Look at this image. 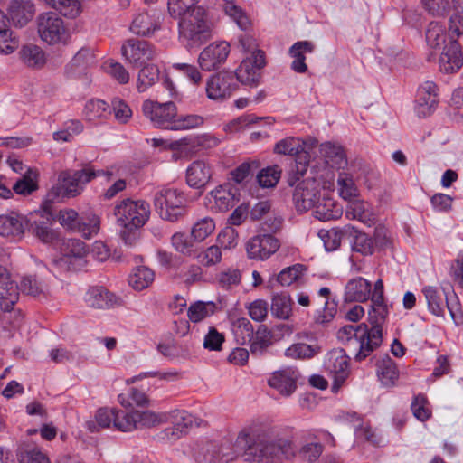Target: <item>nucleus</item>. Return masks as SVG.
I'll return each mask as SVG.
<instances>
[{
	"instance_id": "f257e3e1",
	"label": "nucleus",
	"mask_w": 463,
	"mask_h": 463,
	"mask_svg": "<svg viewBox=\"0 0 463 463\" xmlns=\"http://www.w3.org/2000/svg\"><path fill=\"white\" fill-rule=\"evenodd\" d=\"M102 170H95L91 164H84L78 170L66 169L58 175V183L47 193L42 210L31 213L26 219L28 231L43 242H51L55 233L51 229L53 217L52 203L80 195L87 184L97 176L104 175Z\"/></svg>"
},
{
	"instance_id": "f03ea898",
	"label": "nucleus",
	"mask_w": 463,
	"mask_h": 463,
	"mask_svg": "<svg viewBox=\"0 0 463 463\" xmlns=\"http://www.w3.org/2000/svg\"><path fill=\"white\" fill-rule=\"evenodd\" d=\"M371 307L369 317L372 327L370 329L367 325L360 324L356 326H345L337 332L338 339L346 345L357 362L368 357L383 342L382 324L388 315L387 306L384 302L372 303Z\"/></svg>"
},
{
	"instance_id": "7ed1b4c3",
	"label": "nucleus",
	"mask_w": 463,
	"mask_h": 463,
	"mask_svg": "<svg viewBox=\"0 0 463 463\" xmlns=\"http://www.w3.org/2000/svg\"><path fill=\"white\" fill-rule=\"evenodd\" d=\"M250 435L242 430L239 433L237 441L248 445L244 452L246 461L257 463H283L296 455V449L291 440L281 437L274 427L261 428L254 432V440L249 444Z\"/></svg>"
},
{
	"instance_id": "20e7f679",
	"label": "nucleus",
	"mask_w": 463,
	"mask_h": 463,
	"mask_svg": "<svg viewBox=\"0 0 463 463\" xmlns=\"http://www.w3.org/2000/svg\"><path fill=\"white\" fill-rule=\"evenodd\" d=\"M180 36L187 41L190 46H199L212 36L211 24L207 20L206 10L198 5L182 17L179 22Z\"/></svg>"
},
{
	"instance_id": "39448f33",
	"label": "nucleus",
	"mask_w": 463,
	"mask_h": 463,
	"mask_svg": "<svg viewBox=\"0 0 463 463\" xmlns=\"http://www.w3.org/2000/svg\"><path fill=\"white\" fill-rule=\"evenodd\" d=\"M155 211L164 221L178 222L186 214V197L184 194L168 186L159 188L153 199Z\"/></svg>"
},
{
	"instance_id": "423d86ee",
	"label": "nucleus",
	"mask_w": 463,
	"mask_h": 463,
	"mask_svg": "<svg viewBox=\"0 0 463 463\" xmlns=\"http://www.w3.org/2000/svg\"><path fill=\"white\" fill-rule=\"evenodd\" d=\"M150 205L144 200L123 199L118 202L113 210L116 222L121 228L139 229L148 221Z\"/></svg>"
},
{
	"instance_id": "0eeeda50",
	"label": "nucleus",
	"mask_w": 463,
	"mask_h": 463,
	"mask_svg": "<svg viewBox=\"0 0 463 463\" xmlns=\"http://www.w3.org/2000/svg\"><path fill=\"white\" fill-rule=\"evenodd\" d=\"M36 25L39 37L48 44H66L69 42L70 33L56 13L46 12L39 14Z\"/></svg>"
},
{
	"instance_id": "6e6552de",
	"label": "nucleus",
	"mask_w": 463,
	"mask_h": 463,
	"mask_svg": "<svg viewBox=\"0 0 463 463\" xmlns=\"http://www.w3.org/2000/svg\"><path fill=\"white\" fill-rule=\"evenodd\" d=\"M121 52L124 58L135 67L143 66L156 56V50L151 43L135 38L128 39L123 43Z\"/></svg>"
},
{
	"instance_id": "1a4fd4ad",
	"label": "nucleus",
	"mask_w": 463,
	"mask_h": 463,
	"mask_svg": "<svg viewBox=\"0 0 463 463\" xmlns=\"http://www.w3.org/2000/svg\"><path fill=\"white\" fill-rule=\"evenodd\" d=\"M144 115L157 128L171 129L176 117V106L172 101L159 103L146 100L143 103Z\"/></svg>"
},
{
	"instance_id": "9d476101",
	"label": "nucleus",
	"mask_w": 463,
	"mask_h": 463,
	"mask_svg": "<svg viewBox=\"0 0 463 463\" xmlns=\"http://www.w3.org/2000/svg\"><path fill=\"white\" fill-rule=\"evenodd\" d=\"M265 55L262 51H257L246 57L241 62L234 75L235 80L249 87H256L260 79V71L265 66Z\"/></svg>"
},
{
	"instance_id": "9b49d317",
	"label": "nucleus",
	"mask_w": 463,
	"mask_h": 463,
	"mask_svg": "<svg viewBox=\"0 0 463 463\" xmlns=\"http://www.w3.org/2000/svg\"><path fill=\"white\" fill-rule=\"evenodd\" d=\"M320 196V185L315 178L302 180L297 184L293 193L297 211L307 212L314 208Z\"/></svg>"
},
{
	"instance_id": "f8f14e48",
	"label": "nucleus",
	"mask_w": 463,
	"mask_h": 463,
	"mask_svg": "<svg viewBox=\"0 0 463 463\" xmlns=\"http://www.w3.org/2000/svg\"><path fill=\"white\" fill-rule=\"evenodd\" d=\"M238 89L234 74L222 71L213 75L206 84V94L210 99L223 100Z\"/></svg>"
},
{
	"instance_id": "ddd939ff",
	"label": "nucleus",
	"mask_w": 463,
	"mask_h": 463,
	"mask_svg": "<svg viewBox=\"0 0 463 463\" xmlns=\"http://www.w3.org/2000/svg\"><path fill=\"white\" fill-rule=\"evenodd\" d=\"M280 247L279 241L271 234H259L246 244V251L250 259L264 260L274 254Z\"/></svg>"
},
{
	"instance_id": "4468645a",
	"label": "nucleus",
	"mask_w": 463,
	"mask_h": 463,
	"mask_svg": "<svg viewBox=\"0 0 463 463\" xmlns=\"http://www.w3.org/2000/svg\"><path fill=\"white\" fill-rule=\"evenodd\" d=\"M230 53V44L227 42L213 43L200 53L198 62L203 71H213L219 68Z\"/></svg>"
},
{
	"instance_id": "2eb2a0df",
	"label": "nucleus",
	"mask_w": 463,
	"mask_h": 463,
	"mask_svg": "<svg viewBox=\"0 0 463 463\" xmlns=\"http://www.w3.org/2000/svg\"><path fill=\"white\" fill-rule=\"evenodd\" d=\"M299 373L296 368L286 367L275 371L268 380L269 387L276 390L281 396L289 397L297 390Z\"/></svg>"
},
{
	"instance_id": "dca6fc26",
	"label": "nucleus",
	"mask_w": 463,
	"mask_h": 463,
	"mask_svg": "<svg viewBox=\"0 0 463 463\" xmlns=\"http://www.w3.org/2000/svg\"><path fill=\"white\" fill-rule=\"evenodd\" d=\"M326 370L334 377L332 389L337 391L349 375L348 356L344 349H335L328 354Z\"/></svg>"
},
{
	"instance_id": "f3484780",
	"label": "nucleus",
	"mask_w": 463,
	"mask_h": 463,
	"mask_svg": "<svg viewBox=\"0 0 463 463\" xmlns=\"http://www.w3.org/2000/svg\"><path fill=\"white\" fill-rule=\"evenodd\" d=\"M439 89L435 82L427 80L418 89L415 111L420 118L431 115L439 103Z\"/></svg>"
},
{
	"instance_id": "a211bd4d",
	"label": "nucleus",
	"mask_w": 463,
	"mask_h": 463,
	"mask_svg": "<svg viewBox=\"0 0 463 463\" xmlns=\"http://www.w3.org/2000/svg\"><path fill=\"white\" fill-rule=\"evenodd\" d=\"M84 301L89 307L109 309L121 306L122 300L101 286L90 287L84 295Z\"/></svg>"
},
{
	"instance_id": "6ab92c4d",
	"label": "nucleus",
	"mask_w": 463,
	"mask_h": 463,
	"mask_svg": "<svg viewBox=\"0 0 463 463\" xmlns=\"http://www.w3.org/2000/svg\"><path fill=\"white\" fill-rule=\"evenodd\" d=\"M439 70L445 73H454L463 65L461 46L456 40H449L439 59Z\"/></svg>"
},
{
	"instance_id": "aec40b11",
	"label": "nucleus",
	"mask_w": 463,
	"mask_h": 463,
	"mask_svg": "<svg viewBox=\"0 0 463 463\" xmlns=\"http://www.w3.org/2000/svg\"><path fill=\"white\" fill-rule=\"evenodd\" d=\"M425 296L429 310L437 317H444L445 310L448 309L452 319L458 323V317L453 310V307L449 304L448 298L443 293L439 292L434 287H425L422 289Z\"/></svg>"
},
{
	"instance_id": "412c9836",
	"label": "nucleus",
	"mask_w": 463,
	"mask_h": 463,
	"mask_svg": "<svg viewBox=\"0 0 463 463\" xmlns=\"http://www.w3.org/2000/svg\"><path fill=\"white\" fill-rule=\"evenodd\" d=\"M213 170L209 164L203 160L193 162L186 170V182L190 187L203 189L210 182Z\"/></svg>"
},
{
	"instance_id": "4be33fe9",
	"label": "nucleus",
	"mask_w": 463,
	"mask_h": 463,
	"mask_svg": "<svg viewBox=\"0 0 463 463\" xmlns=\"http://www.w3.org/2000/svg\"><path fill=\"white\" fill-rule=\"evenodd\" d=\"M25 218L16 213L0 215V235L20 240L25 231Z\"/></svg>"
},
{
	"instance_id": "5701e85b",
	"label": "nucleus",
	"mask_w": 463,
	"mask_h": 463,
	"mask_svg": "<svg viewBox=\"0 0 463 463\" xmlns=\"http://www.w3.org/2000/svg\"><path fill=\"white\" fill-rule=\"evenodd\" d=\"M34 5L29 0H13L8 6V14L12 23L23 27L34 15Z\"/></svg>"
},
{
	"instance_id": "b1692460",
	"label": "nucleus",
	"mask_w": 463,
	"mask_h": 463,
	"mask_svg": "<svg viewBox=\"0 0 463 463\" xmlns=\"http://www.w3.org/2000/svg\"><path fill=\"white\" fill-rule=\"evenodd\" d=\"M213 198V208L217 212H227L239 201L237 189L231 185L219 186L211 193Z\"/></svg>"
},
{
	"instance_id": "393cba45",
	"label": "nucleus",
	"mask_w": 463,
	"mask_h": 463,
	"mask_svg": "<svg viewBox=\"0 0 463 463\" xmlns=\"http://www.w3.org/2000/svg\"><path fill=\"white\" fill-rule=\"evenodd\" d=\"M345 217L349 220H358L368 226L373 223L370 204L359 197L348 201Z\"/></svg>"
},
{
	"instance_id": "a878e982",
	"label": "nucleus",
	"mask_w": 463,
	"mask_h": 463,
	"mask_svg": "<svg viewBox=\"0 0 463 463\" xmlns=\"http://www.w3.org/2000/svg\"><path fill=\"white\" fill-rule=\"evenodd\" d=\"M371 295V283L364 278L351 279L345 287V300L363 302Z\"/></svg>"
},
{
	"instance_id": "bb28decb",
	"label": "nucleus",
	"mask_w": 463,
	"mask_h": 463,
	"mask_svg": "<svg viewBox=\"0 0 463 463\" xmlns=\"http://www.w3.org/2000/svg\"><path fill=\"white\" fill-rule=\"evenodd\" d=\"M376 373L379 380L384 386H392L398 379V371L395 363L385 354L376 363Z\"/></svg>"
},
{
	"instance_id": "cd10ccee",
	"label": "nucleus",
	"mask_w": 463,
	"mask_h": 463,
	"mask_svg": "<svg viewBox=\"0 0 463 463\" xmlns=\"http://www.w3.org/2000/svg\"><path fill=\"white\" fill-rule=\"evenodd\" d=\"M353 231L354 226L346 225L343 229L333 228L331 230H321L318 232V236L323 241L326 250L333 251L340 247L343 237L348 235V233Z\"/></svg>"
},
{
	"instance_id": "c85d7f7f",
	"label": "nucleus",
	"mask_w": 463,
	"mask_h": 463,
	"mask_svg": "<svg viewBox=\"0 0 463 463\" xmlns=\"http://www.w3.org/2000/svg\"><path fill=\"white\" fill-rule=\"evenodd\" d=\"M312 51L313 45L309 42L304 41L294 43L289 50V53L293 58V61L291 63L292 70L298 73L306 72L307 66L305 62V54L310 53Z\"/></svg>"
},
{
	"instance_id": "c756f323",
	"label": "nucleus",
	"mask_w": 463,
	"mask_h": 463,
	"mask_svg": "<svg viewBox=\"0 0 463 463\" xmlns=\"http://www.w3.org/2000/svg\"><path fill=\"white\" fill-rule=\"evenodd\" d=\"M22 61L30 68H42L46 62L44 52L35 44H26L19 52Z\"/></svg>"
},
{
	"instance_id": "7c9ffc66",
	"label": "nucleus",
	"mask_w": 463,
	"mask_h": 463,
	"mask_svg": "<svg viewBox=\"0 0 463 463\" xmlns=\"http://www.w3.org/2000/svg\"><path fill=\"white\" fill-rule=\"evenodd\" d=\"M293 301L288 294H275L271 299L270 311L279 319L288 320L292 315Z\"/></svg>"
},
{
	"instance_id": "2f4dec72",
	"label": "nucleus",
	"mask_w": 463,
	"mask_h": 463,
	"mask_svg": "<svg viewBox=\"0 0 463 463\" xmlns=\"http://www.w3.org/2000/svg\"><path fill=\"white\" fill-rule=\"evenodd\" d=\"M314 208V216L323 222L337 219L342 215L341 208L331 198H320Z\"/></svg>"
},
{
	"instance_id": "473e14b6",
	"label": "nucleus",
	"mask_w": 463,
	"mask_h": 463,
	"mask_svg": "<svg viewBox=\"0 0 463 463\" xmlns=\"http://www.w3.org/2000/svg\"><path fill=\"white\" fill-rule=\"evenodd\" d=\"M310 148L311 146H307L306 144L298 153L294 155L296 156L295 168L288 175V183L289 185L293 186L306 174L310 161Z\"/></svg>"
},
{
	"instance_id": "72a5a7b5",
	"label": "nucleus",
	"mask_w": 463,
	"mask_h": 463,
	"mask_svg": "<svg viewBox=\"0 0 463 463\" xmlns=\"http://www.w3.org/2000/svg\"><path fill=\"white\" fill-rule=\"evenodd\" d=\"M155 279L154 271L145 266L136 268L128 277V284L136 290L148 288Z\"/></svg>"
},
{
	"instance_id": "f704fd0d",
	"label": "nucleus",
	"mask_w": 463,
	"mask_h": 463,
	"mask_svg": "<svg viewBox=\"0 0 463 463\" xmlns=\"http://www.w3.org/2000/svg\"><path fill=\"white\" fill-rule=\"evenodd\" d=\"M250 343V352L254 355L263 354L272 344V333L265 325L259 326Z\"/></svg>"
},
{
	"instance_id": "c9c22d12",
	"label": "nucleus",
	"mask_w": 463,
	"mask_h": 463,
	"mask_svg": "<svg viewBox=\"0 0 463 463\" xmlns=\"http://www.w3.org/2000/svg\"><path fill=\"white\" fill-rule=\"evenodd\" d=\"M19 463H50L49 458L39 448L30 445H21L16 451Z\"/></svg>"
},
{
	"instance_id": "e433bc0d",
	"label": "nucleus",
	"mask_w": 463,
	"mask_h": 463,
	"mask_svg": "<svg viewBox=\"0 0 463 463\" xmlns=\"http://www.w3.org/2000/svg\"><path fill=\"white\" fill-rule=\"evenodd\" d=\"M158 29L157 23L147 13L138 14L132 21L130 30L133 33L148 36Z\"/></svg>"
},
{
	"instance_id": "4c0bfd02",
	"label": "nucleus",
	"mask_w": 463,
	"mask_h": 463,
	"mask_svg": "<svg viewBox=\"0 0 463 463\" xmlns=\"http://www.w3.org/2000/svg\"><path fill=\"white\" fill-rule=\"evenodd\" d=\"M19 287L14 281L0 286V309L9 312L19 299Z\"/></svg>"
},
{
	"instance_id": "58836bf2",
	"label": "nucleus",
	"mask_w": 463,
	"mask_h": 463,
	"mask_svg": "<svg viewBox=\"0 0 463 463\" xmlns=\"http://www.w3.org/2000/svg\"><path fill=\"white\" fill-rule=\"evenodd\" d=\"M350 236H354V242L352 250L359 252L364 256L372 255L374 252L375 247L373 237L368 234L356 230L354 227V231L348 233Z\"/></svg>"
},
{
	"instance_id": "ea45409f",
	"label": "nucleus",
	"mask_w": 463,
	"mask_h": 463,
	"mask_svg": "<svg viewBox=\"0 0 463 463\" xmlns=\"http://www.w3.org/2000/svg\"><path fill=\"white\" fill-rule=\"evenodd\" d=\"M425 34L427 44L431 49L443 48L449 42L444 28L436 22H432L429 24Z\"/></svg>"
},
{
	"instance_id": "a19ab883",
	"label": "nucleus",
	"mask_w": 463,
	"mask_h": 463,
	"mask_svg": "<svg viewBox=\"0 0 463 463\" xmlns=\"http://www.w3.org/2000/svg\"><path fill=\"white\" fill-rule=\"evenodd\" d=\"M160 71L156 65H145L138 72L137 88L139 92L146 91L159 80Z\"/></svg>"
},
{
	"instance_id": "79ce46f5",
	"label": "nucleus",
	"mask_w": 463,
	"mask_h": 463,
	"mask_svg": "<svg viewBox=\"0 0 463 463\" xmlns=\"http://www.w3.org/2000/svg\"><path fill=\"white\" fill-rule=\"evenodd\" d=\"M110 114V107L101 99H90L86 103L84 108V116L89 121H93L98 118H107Z\"/></svg>"
},
{
	"instance_id": "37998d69",
	"label": "nucleus",
	"mask_w": 463,
	"mask_h": 463,
	"mask_svg": "<svg viewBox=\"0 0 463 463\" xmlns=\"http://www.w3.org/2000/svg\"><path fill=\"white\" fill-rule=\"evenodd\" d=\"M136 420L137 429L153 428L167 421L165 413H156L152 411H137L136 410Z\"/></svg>"
},
{
	"instance_id": "c03bdc74",
	"label": "nucleus",
	"mask_w": 463,
	"mask_h": 463,
	"mask_svg": "<svg viewBox=\"0 0 463 463\" xmlns=\"http://www.w3.org/2000/svg\"><path fill=\"white\" fill-rule=\"evenodd\" d=\"M320 353V347L317 345L298 343L290 345L285 351V355L292 359H309Z\"/></svg>"
},
{
	"instance_id": "a18cd8bd",
	"label": "nucleus",
	"mask_w": 463,
	"mask_h": 463,
	"mask_svg": "<svg viewBox=\"0 0 463 463\" xmlns=\"http://www.w3.org/2000/svg\"><path fill=\"white\" fill-rule=\"evenodd\" d=\"M338 193L341 198L351 201L359 197V190L353 177L346 173H340L337 178Z\"/></svg>"
},
{
	"instance_id": "49530a36",
	"label": "nucleus",
	"mask_w": 463,
	"mask_h": 463,
	"mask_svg": "<svg viewBox=\"0 0 463 463\" xmlns=\"http://www.w3.org/2000/svg\"><path fill=\"white\" fill-rule=\"evenodd\" d=\"M50 7L59 11L63 16L75 18L80 13L79 0H43Z\"/></svg>"
},
{
	"instance_id": "de8ad7c7",
	"label": "nucleus",
	"mask_w": 463,
	"mask_h": 463,
	"mask_svg": "<svg viewBox=\"0 0 463 463\" xmlns=\"http://www.w3.org/2000/svg\"><path fill=\"white\" fill-rule=\"evenodd\" d=\"M36 177L37 173L32 168H28L25 174L13 185V190L18 194H31L38 188Z\"/></svg>"
},
{
	"instance_id": "09e8293b",
	"label": "nucleus",
	"mask_w": 463,
	"mask_h": 463,
	"mask_svg": "<svg viewBox=\"0 0 463 463\" xmlns=\"http://www.w3.org/2000/svg\"><path fill=\"white\" fill-rule=\"evenodd\" d=\"M307 267L303 264H295L282 269L277 278L281 286H290L294 282H299L307 271Z\"/></svg>"
},
{
	"instance_id": "8fccbe9b",
	"label": "nucleus",
	"mask_w": 463,
	"mask_h": 463,
	"mask_svg": "<svg viewBox=\"0 0 463 463\" xmlns=\"http://www.w3.org/2000/svg\"><path fill=\"white\" fill-rule=\"evenodd\" d=\"M96 58L93 52L89 48H81L71 61L70 66L75 72H82L87 68L95 65Z\"/></svg>"
},
{
	"instance_id": "3c124183",
	"label": "nucleus",
	"mask_w": 463,
	"mask_h": 463,
	"mask_svg": "<svg viewBox=\"0 0 463 463\" xmlns=\"http://www.w3.org/2000/svg\"><path fill=\"white\" fill-rule=\"evenodd\" d=\"M216 306L213 302L198 301L191 305L187 310V316L192 322L197 323L213 315Z\"/></svg>"
},
{
	"instance_id": "603ef678",
	"label": "nucleus",
	"mask_w": 463,
	"mask_h": 463,
	"mask_svg": "<svg viewBox=\"0 0 463 463\" xmlns=\"http://www.w3.org/2000/svg\"><path fill=\"white\" fill-rule=\"evenodd\" d=\"M194 456L199 463H217L220 460L219 448L213 443L199 446L194 449Z\"/></svg>"
},
{
	"instance_id": "864d4df0",
	"label": "nucleus",
	"mask_w": 463,
	"mask_h": 463,
	"mask_svg": "<svg viewBox=\"0 0 463 463\" xmlns=\"http://www.w3.org/2000/svg\"><path fill=\"white\" fill-rule=\"evenodd\" d=\"M194 259H197L198 262L203 267H212L222 260V250L218 245H212L203 251L196 250Z\"/></svg>"
},
{
	"instance_id": "5fc2aeb1",
	"label": "nucleus",
	"mask_w": 463,
	"mask_h": 463,
	"mask_svg": "<svg viewBox=\"0 0 463 463\" xmlns=\"http://www.w3.org/2000/svg\"><path fill=\"white\" fill-rule=\"evenodd\" d=\"M306 142L300 138L288 137L279 141L274 146V152L279 155L293 156L298 153Z\"/></svg>"
},
{
	"instance_id": "6e6d98bb",
	"label": "nucleus",
	"mask_w": 463,
	"mask_h": 463,
	"mask_svg": "<svg viewBox=\"0 0 463 463\" xmlns=\"http://www.w3.org/2000/svg\"><path fill=\"white\" fill-rule=\"evenodd\" d=\"M214 229L215 223L212 218H203L194 224L191 237L194 241L201 242L204 241Z\"/></svg>"
},
{
	"instance_id": "4d7b16f0",
	"label": "nucleus",
	"mask_w": 463,
	"mask_h": 463,
	"mask_svg": "<svg viewBox=\"0 0 463 463\" xmlns=\"http://www.w3.org/2000/svg\"><path fill=\"white\" fill-rule=\"evenodd\" d=\"M281 175V170L278 165L268 166L261 169L257 175V181L260 186L263 188L274 187Z\"/></svg>"
},
{
	"instance_id": "13d9d810",
	"label": "nucleus",
	"mask_w": 463,
	"mask_h": 463,
	"mask_svg": "<svg viewBox=\"0 0 463 463\" xmlns=\"http://www.w3.org/2000/svg\"><path fill=\"white\" fill-rule=\"evenodd\" d=\"M62 254L64 258L82 259L86 256L88 249L86 244L79 239H69L63 243Z\"/></svg>"
},
{
	"instance_id": "bf43d9fd",
	"label": "nucleus",
	"mask_w": 463,
	"mask_h": 463,
	"mask_svg": "<svg viewBox=\"0 0 463 463\" xmlns=\"http://www.w3.org/2000/svg\"><path fill=\"white\" fill-rule=\"evenodd\" d=\"M114 427L121 431L137 430L136 410L130 412L115 411Z\"/></svg>"
},
{
	"instance_id": "052dcab7",
	"label": "nucleus",
	"mask_w": 463,
	"mask_h": 463,
	"mask_svg": "<svg viewBox=\"0 0 463 463\" xmlns=\"http://www.w3.org/2000/svg\"><path fill=\"white\" fill-rule=\"evenodd\" d=\"M198 5L199 0H168V12L172 17L180 20Z\"/></svg>"
},
{
	"instance_id": "680f3d73",
	"label": "nucleus",
	"mask_w": 463,
	"mask_h": 463,
	"mask_svg": "<svg viewBox=\"0 0 463 463\" xmlns=\"http://www.w3.org/2000/svg\"><path fill=\"white\" fill-rule=\"evenodd\" d=\"M204 122V119L202 116L190 114V115H181L177 116L175 118V121L172 124L171 130H187L194 128H198L202 126Z\"/></svg>"
},
{
	"instance_id": "e2e57ef3",
	"label": "nucleus",
	"mask_w": 463,
	"mask_h": 463,
	"mask_svg": "<svg viewBox=\"0 0 463 463\" xmlns=\"http://www.w3.org/2000/svg\"><path fill=\"white\" fill-rule=\"evenodd\" d=\"M173 247L183 255L188 257L195 256L196 249L194 248L193 242L183 232H176L171 238Z\"/></svg>"
},
{
	"instance_id": "0e129e2a",
	"label": "nucleus",
	"mask_w": 463,
	"mask_h": 463,
	"mask_svg": "<svg viewBox=\"0 0 463 463\" xmlns=\"http://www.w3.org/2000/svg\"><path fill=\"white\" fill-rule=\"evenodd\" d=\"M234 334L237 342L240 345H245L251 342L253 338V326L247 318H240L235 326Z\"/></svg>"
},
{
	"instance_id": "69168bd1",
	"label": "nucleus",
	"mask_w": 463,
	"mask_h": 463,
	"mask_svg": "<svg viewBox=\"0 0 463 463\" xmlns=\"http://www.w3.org/2000/svg\"><path fill=\"white\" fill-rule=\"evenodd\" d=\"M350 420L354 422V428L357 439H364L373 445L378 444V439L376 435L372 431L370 427H364L362 424V419L355 413L349 414Z\"/></svg>"
},
{
	"instance_id": "338daca9",
	"label": "nucleus",
	"mask_w": 463,
	"mask_h": 463,
	"mask_svg": "<svg viewBox=\"0 0 463 463\" xmlns=\"http://www.w3.org/2000/svg\"><path fill=\"white\" fill-rule=\"evenodd\" d=\"M20 290L29 296L38 297L44 294L43 284L33 276H25L20 282Z\"/></svg>"
},
{
	"instance_id": "774afa93",
	"label": "nucleus",
	"mask_w": 463,
	"mask_h": 463,
	"mask_svg": "<svg viewBox=\"0 0 463 463\" xmlns=\"http://www.w3.org/2000/svg\"><path fill=\"white\" fill-rule=\"evenodd\" d=\"M226 4L224 5V11L226 14H228L230 17H232L238 26L242 29L246 30L250 23L247 15L242 12V10L235 5L232 0H224Z\"/></svg>"
}]
</instances>
